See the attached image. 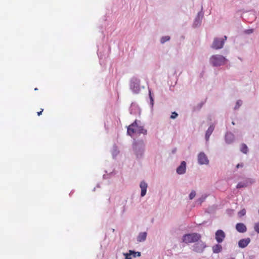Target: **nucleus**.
Instances as JSON below:
<instances>
[{"instance_id": "nucleus-1", "label": "nucleus", "mask_w": 259, "mask_h": 259, "mask_svg": "<svg viewBox=\"0 0 259 259\" xmlns=\"http://www.w3.org/2000/svg\"><path fill=\"white\" fill-rule=\"evenodd\" d=\"M133 150L138 159L143 158L145 151V143L143 140H138L133 143Z\"/></svg>"}, {"instance_id": "nucleus-2", "label": "nucleus", "mask_w": 259, "mask_h": 259, "mask_svg": "<svg viewBox=\"0 0 259 259\" xmlns=\"http://www.w3.org/2000/svg\"><path fill=\"white\" fill-rule=\"evenodd\" d=\"M228 60L221 55H213L209 58V63L213 67H220L225 65Z\"/></svg>"}, {"instance_id": "nucleus-3", "label": "nucleus", "mask_w": 259, "mask_h": 259, "mask_svg": "<svg viewBox=\"0 0 259 259\" xmlns=\"http://www.w3.org/2000/svg\"><path fill=\"white\" fill-rule=\"evenodd\" d=\"M141 80L136 77H132L130 81V88L132 92L135 94H139L141 91Z\"/></svg>"}, {"instance_id": "nucleus-4", "label": "nucleus", "mask_w": 259, "mask_h": 259, "mask_svg": "<svg viewBox=\"0 0 259 259\" xmlns=\"http://www.w3.org/2000/svg\"><path fill=\"white\" fill-rule=\"evenodd\" d=\"M201 238L199 233H193L187 234L183 236V241L186 243H194L198 241Z\"/></svg>"}, {"instance_id": "nucleus-5", "label": "nucleus", "mask_w": 259, "mask_h": 259, "mask_svg": "<svg viewBox=\"0 0 259 259\" xmlns=\"http://www.w3.org/2000/svg\"><path fill=\"white\" fill-rule=\"evenodd\" d=\"M227 39V37L226 36H224V37H214L210 46L211 48L214 50L222 49Z\"/></svg>"}, {"instance_id": "nucleus-6", "label": "nucleus", "mask_w": 259, "mask_h": 259, "mask_svg": "<svg viewBox=\"0 0 259 259\" xmlns=\"http://www.w3.org/2000/svg\"><path fill=\"white\" fill-rule=\"evenodd\" d=\"M206 245L204 242L202 241H197L195 243L192 247L193 250L197 253H201L204 251V249L206 248Z\"/></svg>"}, {"instance_id": "nucleus-7", "label": "nucleus", "mask_w": 259, "mask_h": 259, "mask_svg": "<svg viewBox=\"0 0 259 259\" xmlns=\"http://www.w3.org/2000/svg\"><path fill=\"white\" fill-rule=\"evenodd\" d=\"M204 17V12L203 11V8H201V11L198 13L196 17H195L193 24V27L194 28H197L200 26L201 24L202 19Z\"/></svg>"}, {"instance_id": "nucleus-8", "label": "nucleus", "mask_w": 259, "mask_h": 259, "mask_svg": "<svg viewBox=\"0 0 259 259\" xmlns=\"http://www.w3.org/2000/svg\"><path fill=\"white\" fill-rule=\"evenodd\" d=\"M198 163L200 165H207L209 163L207 156L203 152H200L197 156Z\"/></svg>"}, {"instance_id": "nucleus-9", "label": "nucleus", "mask_w": 259, "mask_h": 259, "mask_svg": "<svg viewBox=\"0 0 259 259\" xmlns=\"http://www.w3.org/2000/svg\"><path fill=\"white\" fill-rule=\"evenodd\" d=\"M129 111L130 114L133 115H140L141 114V109L135 103H132L131 104Z\"/></svg>"}, {"instance_id": "nucleus-10", "label": "nucleus", "mask_w": 259, "mask_h": 259, "mask_svg": "<svg viewBox=\"0 0 259 259\" xmlns=\"http://www.w3.org/2000/svg\"><path fill=\"white\" fill-rule=\"evenodd\" d=\"M226 237L225 232L222 230H218L215 233V239L218 243H222Z\"/></svg>"}, {"instance_id": "nucleus-11", "label": "nucleus", "mask_w": 259, "mask_h": 259, "mask_svg": "<svg viewBox=\"0 0 259 259\" xmlns=\"http://www.w3.org/2000/svg\"><path fill=\"white\" fill-rule=\"evenodd\" d=\"M136 133L137 134H143L146 135L147 134V130H146L143 125H141V121L138 120L137 125H135Z\"/></svg>"}, {"instance_id": "nucleus-12", "label": "nucleus", "mask_w": 259, "mask_h": 259, "mask_svg": "<svg viewBox=\"0 0 259 259\" xmlns=\"http://www.w3.org/2000/svg\"><path fill=\"white\" fill-rule=\"evenodd\" d=\"M186 171V162L182 161L180 165L177 167L176 172L179 175H183Z\"/></svg>"}, {"instance_id": "nucleus-13", "label": "nucleus", "mask_w": 259, "mask_h": 259, "mask_svg": "<svg viewBox=\"0 0 259 259\" xmlns=\"http://www.w3.org/2000/svg\"><path fill=\"white\" fill-rule=\"evenodd\" d=\"M140 187L141 188V196L142 197L145 196L147 193V189L148 188V184L145 181H142L140 184Z\"/></svg>"}, {"instance_id": "nucleus-14", "label": "nucleus", "mask_w": 259, "mask_h": 259, "mask_svg": "<svg viewBox=\"0 0 259 259\" xmlns=\"http://www.w3.org/2000/svg\"><path fill=\"white\" fill-rule=\"evenodd\" d=\"M137 123L138 120L136 119L133 123L128 126L127 133L129 136H132L133 134L136 133L135 125H137Z\"/></svg>"}, {"instance_id": "nucleus-15", "label": "nucleus", "mask_w": 259, "mask_h": 259, "mask_svg": "<svg viewBox=\"0 0 259 259\" xmlns=\"http://www.w3.org/2000/svg\"><path fill=\"white\" fill-rule=\"evenodd\" d=\"M225 139L227 144H230L234 141L235 136L232 133L227 132L226 134Z\"/></svg>"}, {"instance_id": "nucleus-16", "label": "nucleus", "mask_w": 259, "mask_h": 259, "mask_svg": "<svg viewBox=\"0 0 259 259\" xmlns=\"http://www.w3.org/2000/svg\"><path fill=\"white\" fill-rule=\"evenodd\" d=\"M214 126L213 125H210L206 131L205 136L206 144H208L210 136L214 131Z\"/></svg>"}, {"instance_id": "nucleus-17", "label": "nucleus", "mask_w": 259, "mask_h": 259, "mask_svg": "<svg viewBox=\"0 0 259 259\" xmlns=\"http://www.w3.org/2000/svg\"><path fill=\"white\" fill-rule=\"evenodd\" d=\"M250 242V239L249 238L242 239L238 242V246L240 248H244L248 245Z\"/></svg>"}, {"instance_id": "nucleus-18", "label": "nucleus", "mask_w": 259, "mask_h": 259, "mask_svg": "<svg viewBox=\"0 0 259 259\" xmlns=\"http://www.w3.org/2000/svg\"><path fill=\"white\" fill-rule=\"evenodd\" d=\"M236 229L239 233H244L246 231L247 228L244 224L239 223L236 225Z\"/></svg>"}, {"instance_id": "nucleus-19", "label": "nucleus", "mask_w": 259, "mask_h": 259, "mask_svg": "<svg viewBox=\"0 0 259 259\" xmlns=\"http://www.w3.org/2000/svg\"><path fill=\"white\" fill-rule=\"evenodd\" d=\"M147 234L146 232H140L137 236V240L138 242H142L146 240Z\"/></svg>"}, {"instance_id": "nucleus-20", "label": "nucleus", "mask_w": 259, "mask_h": 259, "mask_svg": "<svg viewBox=\"0 0 259 259\" xmlns=\"http://www.w3.org/2000/svg\"><path fill=\"white\" fill-rule=\"evenodd\" d=\"M207 196L208 195L206 194L202 195L199 198L196 200V201H195V204L196 205H201V204L205 200Z\"/></svg>"}, {"instance_id": "nucleus-21", "label": "nucleus", "mask_w": 259, "mask_h": 259, "mask_svg": "<svg viewBox=\"0 0 259 259\" xmlns=\"http://www.w3.org/2000/svg\"><path fill=\"white\" fill-rule=\"evenodd\" d=\"M222 247L221 245L218 244L212 247V250L213 253H218L221 251Z\"/></svg>"}, {"instance_id": "nucleus-22", "label": "nucleus", "mask_w": 259, "mask_h": 259, "mask_svg": "<svg viewBox=\"0 0 259 259\" xmlns=\"http://www.w3.org/2000/svg\"><path fill=\"white\" fill-rule=\"evenodd\" d=\"M240 150L244 154H247L249 151L247 146L244 143L241 144Z\"/></svg>"}, {"instance_id": "nucleus-23", "label": "nucleus", "mask_w": 259, "mask_h": 259, "mask_svg": "<svg viewBox=\"0 0 259 259\" xmlns=\"http://www.w3.org/2000/svg\"><path fill=\"white\" fill-rule=\"evenodd\" d=\"M148 91H149V97L150 100V105L151 107V108H153V105H154V98L153 96L151 93V90L150 88H148Z\"/></svg>"}, {"instance_id": "nucleus-24", "label": "nucleus", "mask_w": 259, "mask_h": 259, "mask_svg": "<svg viewBox=\"0 0 259 259\" xmlns=\"http://www.w3.org/2000/svg\"><path fill=\"white\" fill-rule=\"evenodd\" d=\"M111 152L113 158H115V157L118 155L119 153L117 147L116 145L113 146Z\"/></svg>"}, {"instance_id": "nucleus-25", "label": "nucleus", "mask_w": 259, "mask_h": 259, "mask_svg": "<svg viewBox=\"0 0 259 259\" xmlns=\"http://www.w3.org/2000/svg\"><path fill=\"white\" fill-rule=\"evenodd\" d=\"M170 36H164L161 37L160 38V43L162 44H164L165 42L169 40Z\"/></svg>"}, {"instance_id": "nucleus-26", "label": "nucleus", "mask_w": 259, "mask_h": 259, "mask_svg": "<svg viewBox=\"0 0 259 259\" xmlns=\"http://www.w3.org/2000/svg\"><path fill=\"white\" fill-rule=\"evenodd\" d=\"M242 101L241 100H238L237 101L236 103V105L234 107V110H236L239 108V107L242 105Z\"/></svg>"}, {"instance_id": "nucleus-27", "label": "nucleus", "mask_w": 259, "mask_h": 259, "mask_svg": "<svg viewBox=\"0 0 259 259\" xmlns=\"http://www.w3.org/2000/svg\"><path fill=\"white\" fill-rule=\"evenodd\" d=\"M247 186V183L244 182H239L237 185L236 188L237 189H240L242 188L246 187Z\"/></svg>"}, {"instance_id": "nucleus-28", "label": "nucleus", "mask_w": 259, "mask_h": 259, "mask_svg": "<svg viewBox=\"0 0 259 259\" xmlns=\"http://www.w3.org/2000/svg\"><path fill=\"white\" fill-rule=\"evenodd\" d=\"M130 252L132 253V254H134V257H139L141 256V252L138 251H135L134 250H130Z\"/></svg>"}, {"instance_id": "nucleus-29", "label": "nucleus", "mask_w": 259, "mask_h": 259, "mask_svg": "<svg viewBox=\"0 0 259 259\" xmlns=\"http://www.w3.org/2000/svg\"><path fill=\"white\" fill-rule=\"evenodd\" d=\"M203 104H204V103L203 102H201L200 103H199L198 104H197L195 107H194V110H199L201 109V108L202 107V106H203Z\"/></svg>"}, {"instance_id": "nucleus-30", "label": "nucleus", "mask_w": 259, "mask_h": 259, "mask_svg": "<svg viewBox=\"0 0 259 259\" xmlns=\"http://www.w3.org/2000/svg\"><path fill=\"white\" fill-rule=\"evenodd\" d=\"M132 253L130 252L128 253H123V255L124 256L125 259H132Z\"/></svg>"}, {"instance_id": "nucleus-31", "label": "nucleus", "mask_w": 259, "mask_h": 259, "mask_svg": "<svg viewBox=\"0 0 259 259\" xmlns=\"http://www.w3.org/2000/svg\"><path fill=\"white\" fill-rule=\"evenodd\" d=\"M196 196V192L194 190H192L189 194V197L190 200L193 199Z\"/></svg>"}, {"instance_id": "nucleus-32", "label": "nucleus", "mask_w": 259, "mask_h": 259, "mask_svg": "<svg viewBox=\"0 0 259 259\" xmlns=\"http://www.w3.org/2000/svg\"><path fill=\"white\" fill-rule=\"evenodd\" d=\"M178 116V114L176 112H173L171 113V115H170V118L171 119H175Z\"/></svg>"}, {"instance_id": "nucleus-33", "label": "nucleus", "mask_w": 259, "mask_h": 259, "mask_svg": "<svg viewBox=\"0 0 259 259\" xmlns=\"http://www.w3.org/2000/svg\"><path fill=\"white\" fill-rule=\"evenodd\" d=\"M254 229L257 233H259V222L254 225Z\"/></svg>"}, {"instance_id": "nucleus-34", "label": "nucleus", "mask_w": 259, "mask_h": 259, "mask_svg": "<svg viewBox=\"0 0 259 259\" xmlns=\"http://www.w3.org/2000/svg\"><path fill=\"white\" fill-rule=\"evenodd\" d=\"M253 30L252 29H246L244 31V32L246 33V34H251L253 32Z\"/></svg>"}, {"instance_id": "nucleus-35", "label": "nucleus", "mask_w": 259, "mask_h": 259, "mask_svg": "<svg viewBox=\"0 0 259 259\" xmlns=\"http://www.w3.org/2000/svg\"><path fill=\"white\" fill-rule=\"evenodd\" d=\"M98 52H99V53H98V56H99V58L100 59L103 58L104 54L103 53H102L101 51H100L99 49H98Z\"/></svg>"}, {"instance_id": "nucleus-36", "label": "nucleus", "mask_w": 259, "mask_h": 259, "mask_svg": "<svg viewBox=\"0 0 259 259\" xmlns=\"http://www.w3.org/2000/svg\"><path fill=\"white\" fill-rule=\"evenodd\" d=\"M243 166H244V164L243 163H238V164H237L236 167V168H242L243 167Z\"/></svg>"}, {"instance_id": "nucleus-37", "label": "nucleus", "mask_w": 259, "mask_h": 259, "mask_svg": "<svg viewBox=\"0 0 259 259\" xmlns=\"http://www.w3.org/2000/svg\"><path fill=\"white\" fill-rule=\"evenodd\" d=\"M239 213L241 215H244L245 214V210L244 209H242L239 212Z\"/></svg>"}, {"instance_id": "nucleus-38", "label": "nucleus", "mask_w": 259, "mask_h": 259, "mask_svg": "<svg viewBox=\"0 0 259 259\" xmlns=\"http://www.w3.org/2000/svg\"><path fill=\"white\" fill-rule=\"evenodd\" d=\"M42 111H43V109H42V110H41V111H39V112H37V115H38V116L40 115L41 114V113H42Z\"/></svg>"}, {"instance_id": "nucleus-39", "label": "nucleus", "mask_w": 259, "mask_h": 259, "mask_svg": "<svg viewBox=\"0 0 259 259\" xmlns=\"http://www.w3.org/2000/svg\"><path fill=\"white\" fill-rule=\"evenodd\" d=\"M103 179H107L106 176V175H103Z\"/></svg>"}, {"instance_id": "nucleus-40", "label": "nucleus", "mask_w": 259, "mask_h": 259, "mask_svg": "<svg viewBox=\"0 0 259 259\" xmlns=\"http://www.w3.org/2000/svg\"><path fill=\"white\" fill-rule=\"evenodd\" d=\"M100 184H98L97 185L96 187H97V188H100Z\"/></svg>"}, {"instance_id": "nucleus-41", "label": "nucleus", "mask_w": 259, "mask_h": 259, "mask_svg": "<svg viewBox=\"0 0 259 259\" xmlns=\"http://www.w3.org/2000/svg\"><path fill=\"white\" fill-rule=\"evenodd\" d=\"M176 151V149H175L172 150V153H175Z\"/></svg>"}, {"instance_id": "nucleus-42", "label": "nucleus", "mask_w": 259, "mask_h": 259, "mask_svg": "<svg viewBox=\"0 0 259 259\" xmlns=\"http://www.w3.org/2000/svg\"><path fill=\"white\" fill-rule=\"evenodd\" d=\"M95 189H96V187L94 188V189H93V191H95Z\"/></svg>"}, {"instance_id": "nucleus-43", "label": "nucleus", "mask_w": 259, "mask_h": 259, "mask_svg": "<svg viewBox=\"0 0 259 259\" xmlns=\"http://www.w3.org/2000/svg\"><path fill=\"white\" fill-rule=\"evenodd\" d=\"M34 90H35V91H36V90H37V88H35V89H34Z\"/></svg>"}, {"instance_id": "nucleus-44", "label": "nucleus", "mask_w": 259, "mask_h": 259, "mask_svg": "<svg viewBox=\"0 0 259 259\" xmlns=\"http://www.w3.org/2000/svg\"><path fill=\"white\" fill-rule=\"evenodd\" d=\"M132 255L134 257V254H132Z\"/></svg>"}]
</instances>
